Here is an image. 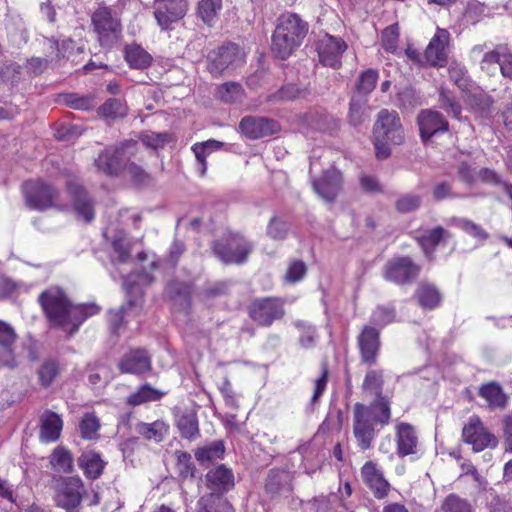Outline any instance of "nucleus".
I'll return each instance as SVG.
<instances>
[{
	"instance_id": "f03ea898",
	"label": "nucleus",
	"mask_w": 512,
	"mask_h": 512,
	"mask_svg": "<svg viewBox=\"0 0 512 512\" xmlns=\"http://www.w3.org/2000/svg\"><path fill=\"white\" fill-rule=\"evenodd\" d=\"M308 31V23L298 14L287 12L280 15L271 37L273 54L282 60L289 58L301 46Z\"/></svg>"
},
{
	"instance_id": "a878e982",
	"label": "nucleus",
	"mask_w": 512,
	"mask_h": 512,
	"mask_svg": "<svg viewBox=\"0 0 512 512\" xmlns=\"http://www.w3.org/2000/svg\"><path fill=\"white\" fill-rule=\"evenodd\" d=\"M455 84L465 94V101L471 108H480L483 112L489 108L491 104L490 99L482 91L474 87L467 74L461 76Z\"/></svg>"
},
{
	"instance_id": "5fc2aeb1",
	"label": "nucleus",
	"mask_w": 512,
	"mask_h": 512,
	"mask_svg": "<svg viewBox=\"0 0 512 512\" xmlns=\"http://www.w3.org/2000/svg\"><path fill=\"white\" fill-rule=\"evenodd\" d=\"M439 512H471L470 504L454 494L447 496Z\"/></svg>"
},
{
	"instance_id": "ea45409f",
	"label": "nucleus",
	"mask_w": 512,
	"mask_h": 512,
	"mask_svg": "<svg viewBox=\"0 0 512 512\" xmlns=\"http://www.w3.org/2000/svg\"><path fill=\"white\" fill-rule=\"evenodd\" d=\"M453 223L469 236L480 242H484L489 238V233L479 224L466 218H454Z\"/></svg>"
},
{
	"instance_id": "f8f14e48",
	"label": "nucleus",
	"mask_w": 512,
	"mask_h": 512,
	"mask_svg": "<svg viewBox=\"0 0 512 512\" xmlns=\"http://www.w3.org/2000/svg\"><path fill=\"white\" fill-rule=\"evenodd\" d=\"M346 49L347 45L341 38L329 34L321 36L316 45L319 61L333 69L341 66V58Z\"/></svg>"
},
{
	"instance_id": "39448f33",
	"label": "nucleus",
	"mask_w": 512,
	"mask_h": 512,
	"mask_svg": "<svg viewBox=\"0 0 512 512\" xmlns=\"http://www.w3.org/2000/svg\"><path fill=\"white\" fill-rule=\"evenodd\" d=\"M243 60L241 49L235 44H227L209 52L207 69L212 76L218 77L234 70Z\"/></svg>"
},
{
	"instance_id": "20e7f679",
	"label": "nucleus",
	"mask_w": 512,
	"mask_h": 512,
	"mask_svg": "<svg viewBox=\"0 0 512 512\" xmlns=\"http://www.w3.org/2000/svg\"><path fill=\"white\" fill-rule=\"evenodd\" d=\"M132 144L127 143L122 147L106 148L99 153L94 164L97 169L107 175H117L125 171L131 179L137 184H145L149 180V175L135 163H128L126 153L132 149Z\"/></svg>"
},
{
	"instance_id": "c85d7f7f",
	"label": "nucleus",
	"mask_w": 512,
	"mask_h": 512,
	"mask_svg": "<svg viewBox=\"0 0 512 512\" xmlns=\"http://www.w3.org/2000/svg\"><path fill=\"white\" fill-rule=\"evenodd\" d=\"M78 465L87 478L94 480L102 475L105 462L102 460L100 454L93 450H87L78 458Z\"/></svg>"
},
{
	"instance_id": "4c0bfd02",
	"label": "nucleus",
	"mask_w": 512,
	"mask_h": 512,
	"mask_svg": "<svg viewBox=\"0 0 512 512\" xmlns=\"http://www.w3.org/2000/svg\"><path fill=\"white\" fill-rule=\"evenodd\" d=\"M222 9V0H200L197 7L199 17L208 25H212Z\"/></svg>"
},
{
	"instance_id": "de8ad7c7",
	"label": "nucleus",
	"mask_w": 512,
	"mask_h": 512,
	"mask_svg": "<svg viewBox=\"0 0 512 512\" xmlns=\"http://www.w3.org/2000/svg\"><path fill=\"white\" fill-rule=\"evenodd\" d=\"M162 393L149 385L142 386L137 392L128 397L131 405H140L148 401H156L162 397Z\"/></svg>"
},
{
	"instance_id": "393cba45",
	"label": "nucleus",
	"mask_w": 512,
	"mask_h": 512,
	"mask_svg": "<svg viewBox=\"0 0 512 512\" xmlns=\"http://www.w3.org/2000/svg\"><path fill=\"white\" fill-rule=\"evenodd\" d=\"M397 454L405 457L417 452L418 437L413 428L408 423H400L396 426Z\"/></svg>"
},
{
	"instance_id": "8fccbe9b",
	"label": "nucleus",
	"mask_w": 512,
	"mask_h": 512,
	"mask_svg": "<svg viewBox=\"0 0 512 512\" xmlns=\"http://www.w3.org/2000/svg\"><path fill=\"white\" fill-rule=\"evenodd\" d=\"M382 385V372L377 370H370L365 375L362 388L366 393L379 396L382 391Z\"/></svg>"
},
{
	"instance_id": "dca6fc26",
	"label": "nucleus",
	"mask_w": 512,
	"mask_h": 512,
	"mask_svg": "<svg viewBox=\"0 0 512 512\" xmlns=\"http://www.w3.org/2000/svg\"><path fill=\"white\" fill-rule=\"evenodd\" d=\"M449 40V32L445 29L437 28L424 54L426 61L430 65L442 67L446 64L449 53Z\"/></svg>"
},
{
	"instance_id": "2f4dec72",
	"label": "nucleus",
	"mask_w": 512,
	"mask_h": 512,
	"mask_svg": "<svg viewBox=\"0 0 512 512\" xmlns=\"http://www.w3.org/2000/svg\"><path fill=\"white\" fill-rule=\"evenodd\" d=\"M124 57L133 69H145L152 62L151 55L138 44L127 45L124 49Z\"/></svg>"
},
{
	"instance_id": "774afa93",
	"label": "nucleus",
	"mask_w": 512,
	"mask_h": 512,
	"mask_svg": "<svg viewBox=\"0 0 512 512\" xmlns=\"http://www.w3.org/2000/svg\"><path fill=\"white\" fill-rule=\"evenodd\" d=\"M267 233L274 240H282L287 233L286 224L277 218H272L268 225Z\"/></svg>"
},
{
	"instance_id": "7c9ffc66",
	"label": "nucleus",
	"mask_w": 512,
	"mask_h": 512,
	"mask_svg": "<svg viewBox=\"0 0 512 512\" xmlns=\"http://www.w3.org/2000/svg\"><path fill=\"white\" fill-rule=\"evenodd\" d=\"M135 430L145 439L159 443L168 435L169 426L164 421L157 420L153 423L140 422Z\"/></svg>"
},
{
	"instance_id": "6ab92c4d",
	"label": "nucleus",
	"mask_w": 512,
	"mask_h": 512,
	"mask_svg": "<svg viewBox=\"0 0 512 512\" xmlns=\"http://www.w3.org/2000/svg\"><path fill=\"white\" fill-rule=\"evenodd\" d=\"M241 132L250 139H258L276 133L277 122L263 117L247 116L239 124Z\"/></svg>"
},
{
	"instance_id": "37998d69",
	"label": "nucleus",
	"mask_w": 512,
	"mask_h": 512,
	"mask_svg": "<svg viewBox=\"0 0 512 512\" xmlns=\"http://www.w3.org/2000/svg\"><path fill=\"white\" fill-rule=\"evenodd\" d=\"M152 282V278L148 274L129 275L124 277L123 286L126 289L128 295L141 297L142 296V285H148Z\"/></svg>"
},
{
	"instance_id": "5701e85b",
	"label": "nucleus",
	"mask_w": 512,
	"mask_h": 512,
	"mask_svg": "<svg viewBox=\"0 0 512 512\" xmlns=\"http://www.w3.org/2000/svg\"><path fill=\"white\" fill-rule=\"evenodd\" d=\"M67 190L73 200V207L76 213L86 222L94 219V208L91 199L83 189L78 180L73 179L67 182Z\"/></svg>"
},
{
	"instance_id": "13d9d810",
	"label": "nucleus",
	"mask_w": 512,
	"mask_h": 512,
	"mask_svg": "<svg viewBox=\"0 0 512 512\" xmlns=\"http://www.w3.org/2000/svg\"><path fill=\"white\" fill-rule=\"evenodd\" d=\"M365 101L361 97H353L350 102L349 118L352 125L357 126L364 120Z\"/></svg>"
},
{
	"instance_id": "a18cd8bd",
	"label": "nucleus",
	"mask_w": 512,
	"mask_h": 512,
	"mask_svg": "<svg viewBox=\"0 0 512 512\" xmlns=\"http://www.w3.org/2000/svg\"><path fill=\"white\" fill-rule=\"evenodd\" d=\"M176 470L182 478H193L195 475V466L191 455L185 451H176Z\"/></svg>"
},
{
	"instance_id": "c9c22d12",
	"label": "nucleus",
	"mask_w": 512,
	"mask_h": 512,
	"mask_svg": "<svg viewBox=\"0 0 512 512\" xmlns=\"http://www.w3.org/2000/svg\"><path fill=\"white\" fill-rule=\"evenodd\" d=\"M222 145H223L222 142L210 139L205 142L195 143L192 146V151L194 152L195 157L198 160L199 165H200V167H199L200 175L203 176L205 174V171L207 168L206 158L210 155L211 152L220 149L222 147Z\"/></svg>"
},
{
	"instance_id": "9b49d317",
	"label": "nucleus",
	"mask_w": 512,
	"mask_h": 512,
	"mask_svg": "<svg viewBox=\"0 0 512 512\" xmlns=\"http://www.w3.org/2000/svg\"><path fill=\"white\" fill-rule=\"evenodd\" d=\"M92 23L103 45L115 42L121 32L120 21L107 7H99L92 15Z\"/></svg>"
},
{
	"instance_id": "864d4df0",
	"label": "nucleus",
	"mask_w": 512,
	"mask_h": 512,
	"mask_svg": "<svg viewBox=\"0 0 512 512\" xmlns=\"http://www.w3.org/2000/svg\"><path fill=\"white\" fill-rule=\"evenodd\" d=\"M306 264L301 260H291L288 264L286 273L284 274V281L289 284H295L301 281L306 275Z\"/></svg>"
},
{
	"instance_id": "58836bf2",
	"label": "nucleus",
	"mask_w": 512,
	"mask_h": 512,
	"mask_svg": "<svg viewBox=\"0 0 512 512\" xmlns=\"http://www.w3.org/2000/svg\"><path fill=\"white\" fill-rule=\"evenodd\" d=\"M446 231L442 227H436L427 233L416 236V239L420 246L422 247L425 255L428 258H431V253L435 246L440 242V240L444 237Z\"/></svg>"
},
{
	"instance_id": "bb28decb",
	"label": "nucleus",
	"mask_w": 512,
	"mask_h": 512,
	"mask_svg": "<svg viewBox=\"0 0 512 512\" xmlns=\"http://www.w3.org/2000/svg\"><path fill=\"white\" fill-rule=\"evenodd\" d=\"M40 422L39 437L42 442H54L60 437L63 428L60 415L52 411H45L40 418Z\"/></svg>"
},
{
	"instance_id": "473e14b6",
	"label": "nucleus",
	"mask_w": 512,
	"mask_h": 512,
	"mask_svg": "<svg viewBox=\"0 0 512 512\" xmlns=\"http://www.w3.org/2000/svg\"><path fill=\"white\" fill-rule=\"evenodd\" d=\"M197 507L198 512H234L230 503L216 493L202 496L198 501Z\"/></svg>"
},
{
	"instance_id": "72a5a7b5",
	"label": "nucleus",
	"mask_w": 512,
	"mask_h": 512,
	"mask_svg": "<svg viewBox=\"0 0 512 512\" xmlns=\"http://www.w3.org/2000/svg\"><path fill=\"white\" fill-rule=\"evenodd\" d=\"M50 464L59 473H71L74 468L73 456L69 450L62 446L56 447L51 456Z\"/></svg>"
},
{
	"instance_id": "aec40b11",
	"label": "nucleus",
	"mask_w": 512,
	"mask_h": 512,
	"mask_svg": "<svg viewBox=\"0 0 512 512\" xmlns=\"http://www.w3.org/2000/svg\"><path fill=\"white\" fill-rule=\"evenodd\" d=\"M361 477L376 498L382 499L387 496L390 484L384 478L383 472L377 463L373 461L366 462L361 468Z\"/></svg>"
},
{
	"instance_id": "3c124183",
	"label": "nucleus",
	"mask_w": 512,
	"mask_h": 512,
	"mask_svg": "<svg viewBox=\"0 0 512 512\" xmlns=\"http://www.w3.org/2000/svg\"><path fill=\"white\" fill-rule=\"evenodd\" d=\"M218 97L227 103L239 102L243 98V89L237 83H225L218 88Z\"/></svg>"
},
{
	"instance_id": "4468645a",
	"label": "nucleus",
	"mask_w": 512,
	"mask_h": 512,
	"mask_svg": "<svg viewBox=\"0 0 512 512\" xmlns=\"http://www.w3.org/2000/svg\"><path fill=\"white\" fill-rule=\"evenodd\" d=\"M84 492V485L80 478L67 477L57 491L56 504L64 509L76 508L81 503Z\"/></svg>"
},
{
	"instance_id": "bf43d9fd",
	"label": "nucleus",
	"mask_w": 512,
	"mask_h": 512,
	"mask_svg": "<svg viewBox=\"0 0 512 512\" xmlns=\"http://www.w3.org/2000/svg\"><path fill=\"white\" fill-rule=\"evenodd\" d=\"M65 101L73 109L90 110L95 107V100L90 95L69 94L65 97Z\"/></svg>"
},
{
	"instance_id": "f257e3e1",
	"label": "nucleus",
	"mask_w": 512,
	"mask_h": 512,
	"mask_svg": "<svg viewBox=\"0 0 512 512\" xmlns=\"http://www.w3.org/2000/svg\"><path fill=\"white\" fill-rule=\"evenodd\" d=\"M39 302L50 324L62 328L70 335L74 334L88 317L100 311L94 303L72 305L59 287H50L42 292Z\"/></svg>"
},
{
	"instance_id": "09e8293b",
	"label": "nucleus",
	"mask_w": 512,
	"mask_h": 512,
	"mask_svg": "<svg viewBox=\"0 0 512 512\" xmlns=\"http://www.w3.org/2000/svg\"><path fill=\"white\" fill-rule=\"evenodd\" d=\"M140 140L145 147L157 150L169 143L172 140V136L166 132H145L141 134Z\"/></svg>"
},
{
	"instance_id": "0e129e2a",
	"label": "nucleus",
	"mask_w": 512,
	"mask_h": 512,
	"mask_svg": "<svg viewBox=\"0 0 512 512\" xmlns=\"http://www.w3.org/2000/svg\"><path fill=\"white\" fill-rule=\"evenodd\" d=\"M17 335L13 327L0 320V347L13 346L16 341Z\"/></svg>"
},
{
	"instance_id": "603ef678",
	"label": "nucleus",
	"mask_w": 512,
	"mask_h": 512,
	"mask_svg": "<svg viewBox=\"0 0 512 512\" xmlns=\"http://www.w3.org/2000/svg\"><path fill=\"white\" fill-rule=\"evenodd\" d=\"M366 408L372 409V421L375 424L386 425L389 422L391 416L390 405L386 400L380 399L370 406H366Z\"/></svg>"
},
{
	"instance_id": "c756f323",
	"label": "nucleus",
	"mask_w": 512,
	"mask_h": 512,
	"mask_svg": "<svg viewBox=\"0 0 512 512\" xmlns=\"http://www.w3.org/2000/svg\"><path fill=\"white\" fill-rule=\"evenodd\" d=\"M479 396L483 398L491 408L503 409L507 404V395L499 383L491 381L479 387Z\"/></svg>"
},
{
	"instance_id": "c03bdc74",
	"label": "nucleus",
	"mask_w": 512,
	"mask_h": 512,
	"mask_svg": "<svg viewBox=\"0 0 512 512\" xmlns=\"http://www.w3.org/2000/svg\"><path fill=\"white\" fill-rule=\"evenodd\" d=\"M225 451L224 445L220 441H215L208 446L199 448L195 452L196 459L201 463L210 462L219 459Z\"/></svg>"
},
{
	"instance_id": "69168bd1",
	"label": "nucleus",
	"mask_w": 512,
	"mask_h": 512,
	"mask_svg": "<svg viewBox=\"0 0 512 512\" xmlns=\"http://www.w3.org/2000/svg\"><path fill=\"white\" fill-rule=\"evenodd\" d=\"M421 203V198L417 195H405L401 197L397 203L396 207L400 212L408 213L416 210Z\"/></svg>"
},
{
	"instance_id": "49530a36",
	"label": "nucleus",
	"mask_w": 512,
	"mask_h": 512,
	"mask_svg": "<svg viewBox=\"0 0 512 512\" xmlns=\"http://www.w3.org/2000/svg\"><path fill=\"white\" fill-rule=\"evenodd\" d=\"M181 436L187 439H193L199 434L198 421L194 414H184L177 422Z\"/></svg>"
},
{
	"instance_id": "ddd939ff",
	"label": "nucleus",
	"mask_w": 512,
	"mask_h": 512,
	"mask_svg": "<svg viewBox=\"0 0 512 512\" xmlns=\"http://www.w3.org/2000/svg\"><path fill=\"white\" fill-rule=\"evenodd\" d=\"M419 271L420 267L409 257H397L386 264L384 276L387 280L404 284L414 279Z\"/></svg>"
},
{
	"instance_id": "412c9836",
	"label": "nucleus",
	"mask_w": 512,
	"mask_h": 512,
	"mask_svg": "<svg viewBox=\"0 0 512 512\" xmlns=\"http://www.w3.org/2000/svg\"><path fill=\"white\" fill-rule=\"evenodd\" d=\"M121 373L140 375L151 369V358L144 349L126 352L118 363Z\"/></svg>"
},
{
	"instance_id": "1a4fd4ad",
	"label": "nucleus",
	"mask_w": 512,
	"mask_h": 512,
	"mask_svg": "<svg viewBox=\"0 0 512 512\" xmlns=\"http://www.w3.org/2000/svg\"><path fill=\"white\" fill-rule=\"evenodd\" d=\"M462 437L465 443L472 446L475 452L485 448H494L498 444L495 435L487 430L479 417H470L462 430Z\"/></svg>"
},
{
	"instance_id": "338daca9",
	"label": "nucleus",
	"mask_w": 512,
	"mask_h": 512,
	"mask_svg": "<svg viewBox=\"0 0 512 512\" xmlns=\"http://www.w3.org/2000/svg\"><path fill=\"white\" fill-rule=\"evenodd\" d=\"M49 57L41 58V57H32L27 60L25 68L27 72L31 75H39L43 73L49 65Z\"/></svg>"
},
{
	"instance_id": "a19ab883",
	"label": "nucleus",
	"mask_w": 512,
	"mask_h": 512,
	"mask_svg": "<svg viewBox=\"0 0 512 512\" xmlns=\"http://www.w3.org/2000/svg\"><path fill=\"white\" fill-rule=\"evenodd\" d=\"M100 426V421L95 414L86 413L79 423L81 437L86 440L97 439Z\"/></svg>"
},
{
	"instance_id": "7ed1b4c3",
	"label": "nucleus",
	"mask_w": 512,
	"mask_h": 512,
	"mask_svg": "<svg viewBox=\"0 0 512 512\" xmlns=\"http://www.w3.org/2000/svg\"><path fill=\"white\" fill-rule=\"evenodd\" d=\"M375 155L377 159H386L391 154V147L404 141V130L396 111L381 110L373 127Z\"/></svg>"
},
{
	"instance_id": "0eeeda50",
	"label": "nucleus",
	"mask_w": 512,
	"mask_h": 512,
	"mask_svg": "<svg viewBox=\"0 0 512 512\" xmlns=\"http://www.w3.org/2000/svg\"><path fill=\"white\" fill-rule=\"evenodd\" d=\"M372 414V409L360 403L353 408V435L362 450L369 449L376 436Z\"/></svg>"
},
{
	"instance_id": "423d86ee",
	"label": "nucleus",
	"mask_w": 512,
	"mask_h": 512,
	"mask_svg": "<svg viewBox=\"0 0 512 512\" xmlns=\"http://www.w3.org/2000/svg\"><path fill=\"white\" fill-rule=\"evenodd\" d=\"M252 249L253 245L238 234L230 235L214 245V253L224 263H243Z\"/></svg>"
},
{
	"instance_id": "f3484780",
	"label": "nucleus",
	"mask_w": 512,
	"mask_h": 512,
	"mask_svg": "<svg viewBox=\"0 0 512 512\" xmlns=\"http://www.w3.org/2000/svg\"><path fill=\"white\" fill-rule=\"evenodd\" d=\"M417 124L421 139L426 142L433 135L448 130V122L443 115L435 110H422L417 116Z\"/></svg>"
},
{
	"instance_id": "4be33fe9",
	"label": "nucleus",
	"mask_w": 512,
	"mask_h": 512,
	"mask_svg": "<svg viewBox=\"0 0 512 512\" xmlns=\"http://www.w3.org/2000/svg\"><path fill=\"white\" fill-rule=\"evenodd\" d=\"M341 185V173L335 168L325 171L323 175L313 183L316 193L328 202L335 200L341 189Z\"/></svg>"
},
{
	"instance_id": "e433bc0d",
	"label": "nucleus",
	"mask_w": 512,
	"mask_h": 512,
	"mask_svg": "<svg viewBox=\"0 0 512 512\" xmlns=\"http://www.w3.org/2000/svg\"><path fill=\"white\" fill-rule=\"evenodd\" d=\"M112 246L114 250L113 261L115 263L125 264L131 259L132 241L123 232L113 237Z\"/></svg>"
},
{
	"instance_id": "052dcab7",
	"label": "nucleus",
	"mask_w": 512,
	"mask_h": 512,
	"mask_svg": "<svg viewBox=\"0 0 512 512\" xmlns=\"http://www.w3.org/2000/svg\"><path fill=\"white\" fill-rule=\"evenodd\" d=\"M59 373V367L54 362H46L39 369L38 375L42 386L48 387L52 384Z\"/></svg>"
},
{
	"instance_id": "680f3d73",
	"label": "nucleus",
	"mask_w": 512,
	"mask_h": 512,
	"mask_svg": "<svg viewBox=\"0 0 512 512\" xmlns=\"http://www.w3.org/2000/svg\"><path fill=\"white\" fill-rule=\"evenodd\" d=\"M377 78L378 74L375 70L369 69L363 72L357 85L358 90L363 93L371 92L375 87Z\"/></svg>"
},
{
	"instance_id": "2eb2a0df",
	"label": "nucleus",
	"mask_w": 512,
	"mask_h": 512,
	"mask_svg": "<svg viewBox=\"0 0 512 512\" xmlns=\"http://www.w3.org/2000/svg\"><path fill=\"white\" fill-rule=\"evenodd\" d=\"M155 5L154 15L163 29L181 19L187 11L186 0H155Z\"/></svg>"
},
{
	"instance_id": "cd10ccee",
	"label": "nucleus",
	"mask_w": 512,
	"mask_h": 512,
	"mask_svg": "<svg viewBox=\"0 0 512 512\" xmlns=\"http://www.w3.org/2000/svg\"><path fill=\"white\" fill-rule=\"evenodd\" d=\"M42 50L46 57H50V61L54 58H70L75 49V43L71 38H65L61 41L44 38L42 40Z\"/></svg>"
},
{
	"instance_id": "f704fd0d",
	"label": "nucleus",
	"mask_w": 512,
	"mask_h": 512,
	"mask_svg": "<svg viewBox=\"0 0 512 512\" xmlns=\"http://www.w3.org/2000/svg\"><path fill=\"white\" fill-rule=\"evenodd\" d=\"M416 298L421 307L425 309H434L441 302L439 290L432 284L422 283L416 291Z\"/></svg>"
},
{
	"instance_id": "9d476101",
	"label": "nucleus",
	"mask_w": 512,
	"mask_h": 512,
	"mask_svg": "<svg viewBox=\"0 0 512 512\" xmlns=\"http://www.w3.org/2000/svg\"><path fill=\"white\" fill-rule=\"evenodd\" d=\"M285 314L283 301L279 298H262L255 300L249 307L250 317L262 326H270L274 320Z\"/></svg>"
},
{
	"instance_id": "a211bd4d",
	"label": "nucleus",
	"mask_w": 512,
	"mask_h": 512,
	"mask_svg": "<svg viewBox=\"0 0 512 512\" xmlns=\"http://www.w3.org/2000/svg\"><path fill=\"white\" fill-rule=\"evenodd\" d=\"M357 340L362 362L369 366L374 365L380 348L379 331L374 327L364 326Z\"/></svg>"
},
{
	"instance_id": "4d7b16f0",
	"label": "nucleus",
	"mask_w": 512,
	"mask_h": 512,
	"mask_svg": "<svg viewBox=\"0 0 512 512\" xmlns=\"http://www.w3.org/2000/svg\"><path fill=\"white\" fill-rule=\"evenodd\" d=\"M395 319V311L390 307H377L371 316V322L376 325L383 327Z\"/></svg>"
},
{
	"instance_id": "e2e57ef3",
	"label": "nucleus",
	"mask_w": 512,
	"mask_h": 512,
	"mask_svg": "<svg viewBox=\"0 0 512 512\" xmlns=\"http://www.w3.org/2000/svg\"><path fill=\"white\" fill-rule=\"evenodd\" d=\"M500 52L491 51L484 55L481 61V69L488 75H494L498 70Z\"/></svg>"
},
{
	"instance_id": "b1692460",
	"label": "nucleus",
	"mask_w": 512,
	"mask_h": 512,
	"mask_svg": "<svg viewBox=\"0 0 512 512\" xmlns=\"http://www.w3.org/2000/svg\"><path fill=\"white\" fill-rule=\"evenodd\" d=\"M234 474L225 465H218L206 474V485L212 493L223 494L234 487Z\"/></svg>"
},
{
	"instance_id": "6e6552de",
	"label": "nucleus",
	"mask_w": 512,
	"mask_h": 512,
	"mask_svg": "<svg viewBox=\"0 0 512 512\" xmlns=\"http://www.w3.org/2000/svg\"><path fill=\"white\" fill-rule=\"evenodd\" d=\"M26 205L31 209L44 210L54 204L57 191L40 180H29L22 186Z\"/></svg>"
},
{
	"instance_id": "6e6d98bb",
	"label": "nucleus",
	"mask_w": 512,
	"mask_h": 512,
	"mask_svg": "<svg viewBox=\"0 0 512 512\" xmlns=\"http://www.w3.org/2000/svg\"><path fill=\"white\" fill-rule=\"evenodd\" d=\"M399 32L398 27L391 25L384 29L381 35L382 47L388 52H396L398 44Z\"/></svg>"
},
{
	"instance_id": "79ce46f5",
	"label": "nucleus",
	"mask_w": 512,
	"mask_h": 512,
	"mask_svg": "<svg viewBox=\"0 0 512 512\" xmlns=\"http://www.w3.org/2000/svg\"><path fill=\"white\" fill-rule=\"evenodd\" d=\"M126 104L119 99H108L99 107V114L103 117L116 119L122 118L127 114Z\"/></svg>"
}]
</instances>
